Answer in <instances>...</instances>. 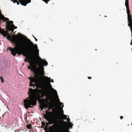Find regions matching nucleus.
<instances>
[{
  "mask_svg": "<svg viewBox=\"0 0 132 132\" xmlns=\"http://www.w3.org/2000/svg\"><path fill=\"white\" fill-rule=\"evenodd\" d=\"M62 117L64 119H66V118H67V116L66 115L64 114H63V111L62 110Z\"/></svg>",
  "mask_w": 132,
  "mask_h": 132,
  "instance_id": "obj_12",
  "label": "nucleus"
},
{
  "mask_svg": "<svg viewBox=\"0 0 132 132\" xmlns=\"http://www.w3.org/2000/svg\"><path fill=\"white\" fill-rule=\"evenodd\" d=\"M120 119H122L123 118V117L122 116H120Z\"/></svg>",
  "mask_w": 132,
  "mask_h": 132,
  "instance_id": "obj_23",
  "label": "nucleus"
},
{
  "mask_svg": "<svg viewBox=\"0 0 132 132\" xmlns=\"http://www.w3.org/2000/svg\"><path fill=\"white\" fill-rule=\"evenodd\" d=\"M38 62L36 64L39 66H41V67L44 69V68L43 67V66H46L48 65L47 62L45 60L42 59L40 57H39ZM35 64H36V63Z\"/></svg>",
  "mask_w": 132,
  "mask_h": 132,
  "instance_id": "obj_6",
  "label": "nucleus"
},
{
  "mask_svg": "<svg viewBox=\"0 0 132 132\" xmlns=\"http://www.w3.org/2000/svg\"><path fill=\"white\" fill-rule=\"evenodd\" d=\"M127 14L128 25L132 24V16L130 14L129 10H127Z\"/></svg>",
  "mask_w": 132,
  "mask_h": 132,
  "instance_id": "obj_7",
  "label": "nucleus"
},
{
  "mask_svg": "<svg viewBox=\"0 0 132 132\" xmlns=\"http://www.w3.org/2000/svg\"><path fill=\"white\" fill-rule=\"evenodd\" d=\"M11 27L13 29L14 28H15V29L17 28V27L15 26L14 24H12L11 25Z\"/></svg>",
  "mask_w": 132,
  "mask_h": 132,
  "instance_id": "obj_18",
  "label": "nucleus"
},
{
  "mask_svg": "<svg viewBox=\"0 0 132 132\" xmlns=\"http://www.w3.org/2000/svg\"><path fill=\"white\" fill-rule=\"evenodd\" d=\"M40 78V77H39V79H37L36 80V81H35V82H34V85L33 86H34H34H36V85H35V84H34V82H35V84H36V81H38V79H39ZM31 86V87H32V86Z\"/></svg>",
  "mask_w": 132,
  "mask_h": 132,
  "instance_id": "obj_19",
  "label": "nucleus"
},
{
  "mask_svg": "<svg viewBox=\"0 0 132 132\" xmlns=\"http://www.w3.org/2000/svg\"><path fill=\"white\" fill-rule=\"evenodd\" d=\"M44 118L48 121V122L47 123L48 125H51L53 124L56 123L58 125V128L59 130V132H65L64 130V126L63 125L62 122H63L65 124L67 125V123L63 120L61 121H54L53 119H50L48 118L47 115H45L44 116Z\"/></svg>",
  "mask_w": 132,
  "mask_h": 132,
  "instance_id": "obj_4",
  "label": "nucleus"
},
{
  "mask_svg": "<svg viewBox=\"0 0 132 132\" xmlns=\"http://www.w3.org/2000/svg\"><path fill=\"white\" fill-rule=\"evenodd\" d=\"M7 27H6L7 29L9 31L13 32L14 31V29L11 27V25L9 23H7Z\"/></svg>",
  "mask_w": 132,
  "mask_h": 132,
  "instance_id": "obj_9",
  "label": "nucleus"
},
{
  "mask_svg": "<svg viewBox=\"0 0 132 132\" xmlns=\"http://www.w3.org/2000/svg\"><path fill=\"white\" fill-rule=\"evenodd\" d=\"M1 19L4 21H8L9 19L5 17L3 15H1Z\"/></svg>",
  "mask_w": 132,
  "mask_h": 132,
  "instance_id": "obj_10",
  "label": "nucleus"
},
{
  "mask_svg": "<svg viewBox=\"0 0 132 132\" xmlns=\"http://www.w3.org/2000/svg\"><path fill=\"white\" fill-rule=\"evenodd\" d=\"M63 106H64V105H62V107H61V108L62 109L63 107Z\"/></svg>",
  "mask_w": 132,
  "mask_h": 132,
  "instance_id": "obj_24",
  "label": "nucleus"
},
{
  "mask_svg": "<svg viewBox=\"0 0 132 132\" xmlns=\"http://www.w3.org/2000/svg\"><path fill=\"white\" fill-rule=\"evenodd\" d=\"M33 37H34V38L35 39V38L34 36H33Z\"/></svg>",
  "mask_w": 132,
  "mask_h": 132,
  "instance_id": "obj_30",
  "label": "nucleus"
},
{
  "mask_svg": "<svg viewBox=\"0 0 132 132\" xmlns=\"http://www.w3.org/2000/svg\"><path fill=\"white\" fill-rule=\"evenodd\" d=\"M125 1H128V0H125Z\"/></svg>",
  "mask_w": 132,
  "mask_h": 132,
  "instance_id": "obj_27",
  "label": "nucleus"
},
{
  "mask_svg": "<svg viewBox=\"0 0 132 132\" xmlns=\"http://www.w3.org/2000/svg\"><path fill=\"white\" fill-rule=\"evenodd\" d=\"M125 5L126 8L127 10H129V7L128 5V1H125Z\"/></svg>",
  "mask_w": 132,
  "mask_h": 132,
  "instance_id": "obj_11",
  "label": "nucleus"
},
{
  "mask_svg": "<svg viewBox=\"0 0 132 132\" xmlns=\"http://www.w3.org/2000/svg\"><path fill=\"white\" fill-rule=\"evenodd\" d=\"M69 132H70V131H69Z\"/></svg>",
  "mask_w": 132,
  "mask_h": 132,
  "instance_id": "obj_34",
  "label": "nucleus"
},
{
  "mask_svg": "<svg viewBox=\"0 0 132 132\" xmlns=\"http://www.w3.org/2000/svg\"><path fill=\"white\" fill-rule=\"evenodd\" d=\"M18 34L20 35V33H19Z\"/></svg>",
  "mask_w": 132,
  "mask_h": 132,
  "instance_id": "obj_32",
  "label": "nucleus"
},
{
  "mask_svg": "<svg viewBox=\"0 0 132 132\" xmlns=\"http://www.w3.org/2000/svg\"><path fill=\"white\" fill-rule=\"evenodd\" d=\"M17 5H19V2L18 1H17Z\"/></svg>",
  "mask_w": 132,
  "mask_h": 132,
  "instance_id": "obj_26",
  "label": "nucleus"
},
{
  "mask_svg": "<svg viewBox=\"0 0 132 132\" xmlns=\"http://www.w3.org/2000/svg\"><path fill=\"white\" fill-rule=\"evenodd\" d=\"M29 92L28 93V94H30L32 95H33L35 93L37 94H42V95H43L42 93V91L38 89L37 88L34 89H33L31 88H30L29 89Z\"/></svg>",
  "mask_w": 132,
  "mask_h": 132,
  "instance_id": "obj_5",
  "label": "nucleus"
},
{
  "mask_svg": "<svg viewBox=\"0 0 132 132\" xmlns=\"http://www.w3.org/2000/svg\"><path fill=\"white\" fill-rule=\"evenodd\" d=\"M8 21H9V23L7 21H6L7 24V23H9V24H13V21H9V20H8Z\"/></svg>",
  "mask_w": 132,
  "mask_h": 132,
  "instance_id": "obj_15",
  "label": "nucleus"
},
{
  "mask_svg": "<svg viewBox=\"0 0 132 132\" xmlns=\"http://www.w3.org/2000/svg\"><path fill=\"white\" fill-rule=\"evenodd\" d=\"M128 26L130 28L131 33V37H132V24L128 25Z\"/></svg>",
  "mask_w": 132,
  "mask_h": 132,
  "instance_id": "obj_13",
  "label": "nucleus"
},
{
  "mask_svg": "<svg viewBox=\"0 0 132 132\" xmlns=\"http://www.w3.org/2000/svg\"><path fill=\"white\" fill-rule=\"evenodd\" d=\"M43 74H44V71H43Z\"/></svg>",
  "mask_w": 132,
  "mask_h": 132,
  "instance_id": "obj_31",
  "label": "nucleus"
},
{
  "mask_svg": "<svg viewBox=\"0 0 132 132\" xmlns=\"http://www.w3.org/2000/svg\"><path fill=\"white\" fill-rule=\"evenodd\" d=\"M7 38H12L11 42L15 45V47L13 48L11 47L9 48L13 56L16 55L17 53L19 55L21 54L26 56L27 57L25 59L24 61L29 63L30 64L33 61L35 55L38 56L39 51L37 49V45L34 44L30 40H29V43H22L20 45L17 42V40L19 39L18 36H15L12 38L8 34Z\"/></svg>",
  "mask_w": 132,
  "mask_h": 132,
  "instance_id": "obj_1",
  "label": "nucleus"
},
{
  "mask_svg": "<svg viewBox=\"0 0 132 132\" xmlns=\"http://www.w3.org/2000/svg\"><path fill=\"white\" fill-rule=\"evenodd\" d=\"M44 79L45 80L47 81H48L49 82L48 83V84L50 86H51V84L50 82V81L51 82H53V79H52L51 80V78H50L48 77H45V78Z\"/></svg>",
  "mask_w": 132,
  "mask_h": 132,
  "instance_id": "obj_8",
  "label": "nucleus"
},
{
  "mask_svg": "<svg viewBox=\"0 0 132 132\" xmlns=\"http://www.w3.org/2000/svg\"><path fill=\"white\" fill-rule=\"evenodd\" d=\"M35 40H36V41H37V39L36 38H35Z\"/></svg>",
  "mask_w": 132,
  "mask_h": 132,
  "instance_id": "obj_25",
  "label": "nucleus"
},
{
  "mask_svg": "<svg viewBox=\"0 0 132 132\" xmlns=\"http://www.w3.org/2000/svg\"><path fill=\"white\" fill-rule=\"evenodd\" d=\"M28 97L26 99L24 100V105L25 108L28 109L29 107L32 108V106L31 105H35L36 104L37 100H38L39 102L40 103V108L41 110L44 108L48 107L50 109L52 108L53 101L52 100V97L50 95H46L45 96L47 97V100L40 99V98L43 97L44 95L41 96L39 94H36L35 97H34L33 95H29Z\"/></svg>",
  "mask_w": 132,
  "mask_h": 132,
  "instance_id": "obj_2",
  "label": "nucleus"
},
{
  "mask_svg": "<svg viewBox=\"0 0 132 132\" xmlns=\"http://www.w3.org/2000/svg\"><path fill=\"white\" fill-rule=\"evenodd\" d=\"M67 120L68 122H69L70 121V119L69 118H68L67 119Z\"/></svg>",
  "mask_w": 132,
  "mask_h": 132,
  "instance_id": "obj_20",
  "label": "nucleus"
},
{
  "mask_svg": "<svg viewBox=\"0 0 132 132\" xmlns=\"http://www.w3.org/2000/svg\"><path fill=\"white\" fill-rule=\"evenodd\" d=\"M0 79L1 81V82L2 83H3L4 82V80L3 79V78L1 76L0 77Z\"/></svg>",
  "mask_w": 132,
  "mask_h": 132,
  "instance_id": "obj_17",
  "label": "nucleus"
},
{
  "mask_svg": "<svg viewBox=\"0 0 132 132\" xmlns=\"http://www.w3.org/2000/svg\"><path fill=\"white\" fill-rule=\"evenodd\" d=\"M27 127L28 129H30L31 127V125H28L27 126Z\"/></svg>",
  "mask_w": 132,
  "mask_h": 132,
  "instance_id": "obj_16",
  "label": "nucleus"
},
{
  "mask_svg": "<svg viewBox=\"0 0 132 132\" xmlns=\"http://www.w3.org/2000/svg\"><path fill=\"white\" fill-rule=\"evenodd\" d=\"M57 96V102H58L59 103V104H60V106H61L62 105V103H61V102H60V100H59V98H58V96Z\"/></svg>",
  "mask_w": 132,
  "mask_h": 132,
  "instance_id": "obj_14",
  "label": "nucleus"
},
{
  "mask_svg": "<svg viewBox=\"0 0 132 132\" xmlns=\"http://www.w3.org/2000/svg\"><path fill=\"white\" fill-rule=\"evenodd\" d=\"M52 126H54V125H52Z\"/></svg>",
  "mask_w": 132,
  "mask_h": 132,
  "instance_id": "obj_29",
  "label": "nucleus"
},
{
  "mask_svg": "<svg viewBox=\"0 0 132 132\" xmlns=\"http://www.w3.org/2000/svg\"><path fill=\"white\" fill-rule=\"evenodd\" d=\"M31 67L28 66V68L29 69L31 70V71L35 73V75L34 77L31 78L29 77L30 80V86H33L34 85V82H35L36 80L39 78V75L38 73L37 72V70L38 69L36 67L35 64L33 62H32L31 64H30Z\"/></svg>",
  "mask_w": 132,
  "mask_h": 132,
  "instance_id": "obj_3",
  "label": "nucleus"
},
{
  "mask_svg": "<svg viewBox=\"0 0 132 132\" xmlns=\"http://www.w3.org/2000/svg\"><path fill=\"white\" fill-rule=\"evenodd\" d=\"M17 1H17V0H14V3H15V2H17Z\"/></svg>",
  "mask_w": 132,
  "mask_h": 132,
  "instance_id": "obj_22",
  "label": "nucleus"
},
{
  "mask_svg": "<svg viewBox=\"0 0 132 132\" xmlns=\"http://www.w3.org/2000/svg\"><path fill=\"white\" fill-rule=\"evenodd\" d=\"M59 119V118H57V119Z\"/></svg>",
  "mask_w": 132,
  "mask_h": 132,
  "instance_id": "obj_33",
  "label": "nucleus"
},
{
  "mask_svg": "<svg viewBox=\"0 0 132 132\" xmlns=\"http://www.w3.org/2000/svg\"><path fill=\"white\" fill-rule=\"evenodd\" d=\"M88 78L89 79H91L92 78V77H88Z\"/></svg>",
  "mask_w": 132,
  "mask_h": 132,
  "instance_id": "obj_21",
  "label": "nucleus"
},
{
  "mask_svg": "<svg viewBox=\"0 0 132 132\" xmlns=\"http://www.w3.org/2000/svg\"><path fill=\"white\" fill-rule=\"evenodd\" d=\"M53 89V90H54L55 91H56V90H55V89Z\"/></svg>",
  "mask_w": 132,
  "mask_h": 132,
  "instance_id": "obj_28",
  "label": "nucleus"
}]
</instances>
